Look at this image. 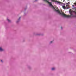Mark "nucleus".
<instances>
[{
  "label": "nucleus",
  "mask_w": 76,
  "mask_h": 76,
  "mask_svg": "<svg viewBox=\"0 0 76 76\" xmlns=\"http://www.w3.org/2000/svg\"><path fill=\"white\" fill-rule=\"evenodd\" d=\"M43 1H47V3L49 4L50 6V7H52L53 9H54L55 11L56 12H57L58 13L61 15L64 18H72V17H76V12L75 11H72L71 9L70 10V11L69 12L71 15H66L65 14H64L61 11H60L59 10H57L58 8L56 6H55V7H53L52 4H51V2H50V1H53V2H55L56 3V4H59L61 6H62V8L63 9H69V4H70L69 2H68L66 3V7H65V4L62 3L61 2H60L59 1H55V0H43Z\"/></svg>",
  "instance_id": "nucleus-1"
},
{
  "label": "nucleus",
  "mask_w": 76,
  "mask_h": 76,
  "mask_svg": "<svg viewBox=\"0 0 76 76\" xmlns=\"http://www.w3.org/2000/svg\"><path fill=\"white\" fill-rule=\"evenodd\" d=\"M4 49L3 48L1 47H0V51H3Z\"/></svg>",
  "instance_id": "nucleus-2"
},
{
  "label": "nucleus",
  "mask_w": 76,
  "mask_h": 76,
  "mask_svg": "<svg viewBox=\"0 0 76 76\" xmlns=\"http://www.w3.org/2000/svg\"><path fill=\"white\" fill-rule=\"evenodd\" d=\"M7 21H8V22H11V21L10 20H9V18H7Z\"/></svg>",
  "instance_id": "nucleus-3"
},
{
  "label": "nucleus",
  "mask_w": 76,
  "mask_h": 76,
  "mask_svg": "<svg viewBox=\"0 0 76 76\" xmlns=\"http://www.w3.org/2000/svg\"><path fill=\"white\" fill-rule=\"evenodd\" d=\"M72 7H73V9H75V10H76V8L75 7H74V5H72Z\"/></svg>",
  "instance_id": "nucleus-4"
},
{
  "label": "nucleus",
  "mask_w": 76,
  "mask_h": 76,
  "mask_svg": "<svg viewBox=\"0 0 76 76\" xmlns=\"http://www.w3.org/2000/svg\"><path fill=\"white\" fill-rule=\"evenodd\" d=\"M55 69H56V68H55L54 67L52 68L51 69V70H55Z\"/></svg>",
  "instance_id": "nucleus-5"
},
{
  "label": "nucleus",
  "mask_w": 76,
  "mask_h": 76,
  "mask_svg": "<svg viewBox=\"0 0 76 76\" xmlns=\"http://www.w3.org/2000/svg\"><path fill=\"white\" fill-rule=\"evenodd\" d=\"M53 41H51L50 42V44H51V43H53Z\"/></svg>",
  "instance_id": "nucleus-6"
},
{
  "label": "nucleus",
  "mask_w": 76,
  "mask_h": 76,
  "mask_svg": "<svg viewBox=\"0 0 76 76\" xmlns=\"http://www.w3.org/2000/svg\"><path fill=\"white\" fill-rule=\"evenodd\" d=\"M20 18H21V17H20L19 18V19H18V20L19 21V20H20Z\"/></svg>",
  "instance_id": "nucleus-7"
},
{
  "label": "nucleus",
  "mask_w": 76,
  "mask_h": 76,
  "mask_svg": "<svg viewBox=\"0 0 76 76\" xmlns=\"http://www.w3.org/2000/svg\"><path fill=\"white\" fill-rule=\"evenodd\" d=\"M74 4H75V6H76V3H74Z\"/></svg>",
  "instance_id": "nucleus-8"
},
{
  "label": "nucleus",
  "mask_w": 76,
  "mask_h": 76,
  "mask_svg": "<svg viewBox=\"0 0 76 76\" xmlns=\"http://www.w3.org/2000/svg\"><path fill=\"white\" fill-rule=\"evenodd\" d=\"M1 62H2V63H3V60H1Z\"/></svg>",
  "instance_id": "nucleus-9"
},
{
  "label": "nucleus",
  "mask_w": 76,
  "mask_h": 76,
  "mask_svg": "<svg viewBox=\"0 0 76 76\" xmlns=\"http://www.w3.org/2000/svg\"><path fill=\"white\" fill-rule=\"evenodd\" d=\"M61 29H63V28L62 27H61Z\"/></svg>",
  "instance_id": "nucleus-10"
},
{
  "label": "nucleus",
  "mask_w": 76,
  "mask_h": 76,
  "mask_svg": "<svg viewBox=\"0 0 76 76\" xmlns=\"http://www.w3.org/2000/svg\"><path fill=\"white\" fill-rule=\"evenodd\" d=\"M63 1H64V0H63Z\"/></svg>",
  "instance_id": "nucleus-11"
},
{
  "label": "nucleus",
  "mask_w": 76,
  "mask_h": 76,
  "mask_svg": "<svg viewBox=\"0 0 76 76\" xmlns=\"http://www.w3.org/2000/svg\"><path fill=\"white\" fill-rule=\"evenodd\" d=\"M17 22L18 23V21H17Z\"/></svg>",
  "instance_id": "nucleus-12"
},
{
  "label": "nucleus",
  "mask_w": 76,
  "mask_h": 76,
  "mask_svg": "<svg viewBox=\"0 0 76 76\" xmlns=\"http://www.w3.org/2000/svg\"><path fill=\"white\" fill-rule=\"evenodd\" d=\"M36 1H37V0H36Z\"/></svg>",
  "instance_id": "nucleus-13"
}]
</instances>
